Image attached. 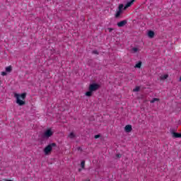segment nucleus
<instances>
[{"instance_id":"1","label":"nucleus","mask_w":181,"mask_h":181,"mask_svg":"<svg viewBox=\"0 0 181 181\" xmlns=\"http://www.w3.org/2000/svg\"><path fill=\"white\" fill-rule=\"evenodd\" d=\"M100 87L101 86H100V84L98 83H92L89 85V91L86 93V97H91V95H93V91H97V90H98V88H100Z\"/></svg>"},{"instance_id":"2","label":"nucleus","mask_w":181,"mask_h":181,"mask_svg":"<svg viewBox=\"0 0 181 181\" xmlns=\"http://www.w3.org/2000/svg\"><path fill=\"white\" fill-rule=\"evenodd\" d=\"M15 98H16V104H18V105H25L26 103L22 100H25L26 98V93H23L21 95L18 93L14 94ZM22 98V100H21Z\"/></svg>"},{"instance_id":"3","label":"nucleus","mask_w":181,"mask_h":181,"mask_svg":"<svg viewBox=\"0 0 181 181\" xmlns=\"http://www.w3.org/2000/svg\"><path fill=\"white\" fill-rule=\"evenodd\" d=\"M56 146H57L56 143H52L47 146L44 149L45 155H49V153L53 151V148H56Z\"/></svg>"},{"instance_id":"4","label":"nucleus","mask_w":181,"mask_h":181,"mask_svg":"<svg viewBox=\"0 0 181 181\" xmlns=\"http://www.w3.org/2000/svg\"><path fill=\"white\" fill-rule=\"evenodd\" d=\"M52 135H53V132L52 131V129H48L42 134V138H50V136H52Z\"/></svg>"},{"instance_id":"5","label":"nucleus","mask_w":181,"mask_h":181,"mask_svg":"<svg viewBox=\"0 0 181 181\" xmlns=\"http://www.w3.org/2000/svg\"><path fill=\"white\" fill-rule=\"evenodd\" d=\"M127 23H128V21L124 20V21H122L117 23V26L119 28H124V26H125V25H127Z\"/></svg>"},{"instance_id":"6","label":"nucleus","mask_w":181,"mask_h":181,"mask_svg":"<svg viewBox=\"0 0 181 181\" xmlns=\"http://www.w3.org/2000/svg\"><path fill=\"white\" fill-rule=\"evenodd\" d=\"M125 132H131L132 131V126L131 124H127L124 127Z\"/></svg>"},{"instance_id":"7","label":"nucleus","mask_w":181,"mask_h":181,"mask_svg":"<svg viewBox=\"0 0 181 181\" xmlns=\"http://www.w3.org/2000/svg\"><path fill=\"white\" fill-rule=\"evenodd\" d=\"M173 138H181V133L173 132Z\"/></svg>"},{"instance_id":"8","label":"nucleus","mask_w":181,"mask_h":181,"mask_svg":"<svg viewBox=\"0 0 181 181\" xmlns=\"http://www.w3.org/2000/svg\"><path fill=\"white\" fill-rule=\"evenodd\" d=\"M134 2L132 0H131V1H128L127 3V4L124 6V9H127V8H129V6H131L132 5H133Z\"/></svg>"},{"instance_id":"9","label":"nucleus","mask_w":181,"mask_h":181,"mask_svg":"<svg viewBox=\"0 0 181 181\" xmlns=\"http://www.w3.org/2000/svg\"><path fill=\"white\" fill-rule=\"evenodd\" d=\"M148 36L152 39L155 36V33L152 30H150L148 33Z\"/></svg>"},{"instance_id":"10","label":"nucleus","mask_w":181,"mask_h":181,"mask_svg":"<svg viewBox=\"0 0 181 181\" xmlns=\"http://www.w3.org/2000/svg\"><path fill=\"white\" fill-rule=\"evenodd\" d=\"M68 136L71 139H74V138H76V134L74 132H71Z\"/></svg>"},{"instance_id":"11","label":"nucleus","mask_w":181,"mask_h":181,"mask_svg":"<svg viewBox=\"0 0 181 181\" xmlns=\"http://www.w3.org/2000/svg\"><path fill=\"white\" fill-rule=\"evenodd\" d=\"M141 66H142V62H139V63H137L136 65H135V68L136 69H141Z\"/></svg>"},{"instance_id":"12","label":"nucleus","mask_w":181,"mask_h":181,"mask_svg":"<svg viewBox=\"0 0 181 181\" xmlns=\"http://www.w3.org/2000/svg\"><path fill=\"white\" fill-rule=\"evenodd\" d=\"M121 13H122V11L119 10L116 14H115V18H119V16H121Z\"/></svg>"},{"instance_id":"13","label":"nucleus","mask_w":181,"mask_h":181,"mask_svg":"<svg viewBox=\"0 0 181 181\" xmlns=\"http://www.w3.org/2000/svg\"><path fill=\"white\" fill-rule=\"evenodd\" d=\"M6 71H7V73H11V71H12V66H8L6 68Z\"/></svg>"},{"instance_id":"14","label":"nucleus","mask_w":181,"mask_h":181,"mask_svg":"<svg viewBox=\"0 0 181 181\" xmlns=\"http://www.w3.org/2000/svg\"><path fill=\"white\" fill-rule=\"evenodd\" d=\"M141 90V88L139 86H136L134 89H133L134 93H138Z\"/></svg>"},{"instance_id":"15","label":"nucleus","mask_w":181,"mask_h":181,"mask_svg":"<svg viewBox=\"0 0 181 181\" xmlns=\"http://www.w3.org/2000/svg\"><path fill=\"white\" fill-rule=\"evenodd\" d=\"M156 101H159V98H153L151 100V104H153V103H155Z\"/></svg>"},{"instance_id":"16","label":"nucleus","mask_w":181,"mask_h":181,"mask_svg":"<svg viewBox=\"0 0 181 181\" xmlns=\"http://www.w3.org/2000/svg\"><path fill=\"white\" fill-rule=\"evenodd\" d=\"M168 77H169V75L165 74V75H163V76H161V79L166 80V78H168Z\"/></svg>"},{"instance_id":"17","label":"nucleus","mask_w":181,"mask_h":181,"mask_svg":"<svg viewBox=\"0 0 181 181\" xmlns=\"http://www.w3.org/2000/svg\"><path fill=\"white\" fill-rule=\"evenodd\" d=\"M86 165V161L83 160L81 163V166L82 168V169H84V166Z\"/></svg>"},{"instance_id":"18","label":"nucleus","mask_w":181,"mask_h":181,"mask_svg":"<svg viewBox=\"0 0 181 181\" xmlns=\"http://www.w3.org/2000/svg\"><path fill=\"white\" fill-rule=\"evenodd\" d=\"M123 8H124V4H119V11H122Z\"/></svg>"},{"instance_id":"19","label":"nucleus","mask_w":181,"mask_h":181,"mask_svg":"<svg viewBox=\"0 0 181 181\" xmlns=\"http://www.w3.org/2000/svg\"><path fill=\"white\" fill-rule=\"evenodd\" d=\"M132 51L134 52V53H136V52H138V48L134 47L132 48Z\"/></svg>"},{"instance_id":"20","label":"nucleus","mask_w":181,"mask_h":181,"mask_svg":"<svg viewBox=\"0 0 181 181\" xmlns=\"http://www.w3.org/2000/svg\"><path fill=\"white\" fill-rule=\"evenodd\" d=\"M92 53H93V54H99L98 51H97V50H93L92 52Z\"/></svg>"},{"instance_id":"21","label":"nucleus","mask_w":181,"mask_h":181,"mask_svg":"<svg viewBox=\"0 0 181 181\" xmlns=\"http://www.w3.org/2000/svg\"><path fill=\"white\" fill-rule=\"evenodd\" d=\"M101 136L100 134L95 135V139H98Z\"/></svg>"},{"instance_id":"22","label":"nucleus","mask_w":181,"mask_h":181,"mask_svg":"<svg viewBox=\"0 0 181 181\" xmlns=\"http://www.w3.org/2000/svg\"><path fill=\"white\" fill-rule=\"evenodd\" d=\"M107 29L110 33H111V32H112V30H114V28H108Z\"/></svg>"},{"instance_id":"23","label":"nucleus","mask_w":181,"mask_h":181,"mask_svg":"<svg viewBox=\"0 0 181 181\" xmlns=\"http://www.w3.org/2000/svg\"><path fill=\"white\" fill-rule=\"evenodd\" d=\"M116 156L117 158H121V156H122L120 153H117V154H116Z\"/></svg>"},{"instance_id":"24","label":"nucleus","mask_w":181,"mask_h":181,"mask_svg":"<svg viewBox=\"0 0 181 181\" xmlns=\"http://www.w3.org/2000/svg\"><path fill=\"white\" fill-rule=\"evenodd\" d=\"M1 76H6V72H2Z\"/></svg>"},{"instance_id":"25","label":"nucleus","mask_w":181,"mask_h":181,"mask_svg":"<svg viewBox=\"0 0 181 181\" xmlns=\"http://www.w3.org/2000/svg\"><path fill=\"white\" fill-rule=\"evenodd\" d=\"M132 2L134 3V1H135L136 0H132Z\"/></svg>"},{"instance_id":"26","label":"nucleus","mask_w":181,"mask_h":181,"mask_svg":"<svg viewBox=\"0 0 181 181\" xmlns=\"http://www.w3.org/2000/svg\"><path fill=\"white\" fill-rule=\"evenodd\" d=\"M78 171L81 172V169H79Z\"/></svg>"},{"instance_id":"27","label":"nucleus","mask_w":181,"mask_h":181,"mask_svg":"<svg viewBox=\"0 0 181 181\" xmlns=\"http://www.w3.org/2000/svg\"><path fill=\"white\" fill-rule=\"evenodd\" d=\"M180 81H181V76H180Z\"/></svg>"},{"instance_id":"28","label":"nucleus","mask_w":181,"mask_h":181,"mask_svg":"<svg viewBox=\"0 0 181 181\" xmlns=\"http://www.w3.org/2000/svg\"><path fill=\"white\" fill-rule=\"evenodd\" d=\"M87 181H90V180H87Z\"/></svg>"}]
</instances>
